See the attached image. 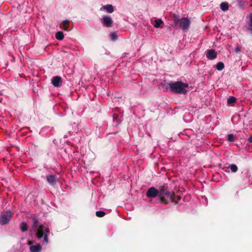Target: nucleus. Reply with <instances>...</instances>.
I'll use <instances>...</instances> for the list:
<instances>
[{
  "label": "nucleus",
  "instance_id": "nucleus-22",
  "mask_svg": "<svg viewBox=\"0 0 252 252\" xmlns=\"http://www.w3.org/2000/svg\"><path fill=\"white\" fill-rule=\"evenodd\" d=\"M235 137L234 135L232 134H229L227 135V140L229 142H234L235 140Z\"/></svg>",
  "mask_w": 252,
  "mask_h": 252
},
{
  "label": "nucleus",
  "instance_id": "nucleus-32",
  "mask_svg": "<svg viewBox=\"0 0 252 252\" xmlns=\"http://www.w3.org/2000/svg\"><path fill=\"white\" fill-rule=\"evenodd\" d=\"M2 95V93L0 92V95Z\"/></svg>",
  "mask_w": 252,
  "mask_h": 252
},
{
  "label": "nucleus",
  "instance_id": "nucleus-1",
  "mask_svg": "<svg viewBox=\"0 0 252 252\" xmlns=\"http://www.w3.org/2000/svg\"><path fill=\"white\" fill-rule=\"evenodd\" d=\"M158 198L160 202L164 204H168V201L165 199V197L169 198L172 202L177 204L175 198V193L173 191H169L167 187L165 186H161L158 188Z\"/></svg>",
  "mask_w": 252,
  "mask_h": 252
},
{
  "label": "nucleus",
  "instance_id": "nucleus-20",
  "mask_svg": "<svg viewBox=\"0 0 252 252\" xmlns=\"http://www.w3.org/2000/svg\"><path fill=\"white\" fill-rule=\"evenodd\" d=\"M229 167L230 168L231 171L232 172H236L238 170L237 166H236V165H235L234 164H230L229 165Z\"/></svg>",
  "mask_w": 252,
  "mask_h": 252
},
{
  "label": "nucleus",
  "instance_id": "nucleus-31",
  "mask_svg": "<svg viewBox=\"0 0 252 252\" xmlns=\"http://www.w3.org/2000/svg\"><path fill=\"white\" fill-rule=\"evenodd\" d=\"M1 101H2V98H0V103L1 102Z\"/></svg>",
  "mask_w": 252,
  "mask_h": 252
},
{
  "label": "nucleus",
  "instance_id": "nucleus-23",
  "mask_svg": "<svg viewBox=\"0 0 252 252\" xmlns=\"http://www.w3.org/2000/svg\"><path fill=\"white\" fill-rule=\"evenodd\" d=\"M181 19L179 18L178 16L174 15L173 17V21L176 25L179 24Z\"/></svg>",
  "mask_w": 252,
  "mask_h": 252
},
{
  "label": "nucleus",
  "instance_id": "nucleus-2",
  "mask_svg": "<svg viewBox=\"0 0 252 252\" xmlns=\"http://www.w3.org/2000/svg\"><path fill=\"white\" fill-rule=\"evenodd\" d=\"M168 86L172 92L180 94H185L189 87L188 84L181 81L171 82L168 83Z\"/></svg>",
  "mask_w": 252,
  "mask_h": 252
},
{
  "label": "nucleus",
  "instance_id": "nucleus-24",
  "mask_svg": "<svg viewBox=\"0 0 252 252\" xmlns=\"http://www.w3.org/2000/svg\"><path fill=\"white\" fill-rule=\"evenodd\" d=\"M111 38L113 40H114V41L116 40L117 39V34L115 33H112L111 34Z\"/></svg>",
  "mask_w": 252,
  "mask_h": 252
},
{
  "label": "nucleus",
  "instance_id": "nucleus-9",
  "mask_svg": "<svg viewBox=\"0 0 252 252\" xmlns=\"http://www.w3.org/2000/svg\"><path fill=\"white\" fill-rule=\"evenodd\" d=\"M113 24L112 19L107 16H104L103 17V24L107 27H110Z\"/></svg>",
  "mask_w": 252,
  "mask_h": 252
},
{
  "label": "nucleus",
  "instance_id": "nucleus-29",
  "mask_svg": "<svg viewBox=\"0 0 252 252\" xmlns=\"http://www.w3.org/2000/svg\"><path fill=\"white\" fill-rule=\"evenodd\" d=\"M63 29L64 30L67 31V26H66L65 27H64Z\"/></svg>",
  "mask_w": 252,
  "mask_h": 252
},
{
  "label": "nucleus",
  "instance_id": "nucleus-25",
  "mask_svg": "<svg viewBox=\"0 0 252 252\" xmlns=\"http://www.w3.org/2000/svg\"><path fill=\"white\" fill-rule=\"evenodd\" d=\"M241 50V47L239 46V45H237V47L235 48V51L236 53H238L239 52H240Z\"/></svg>",
  "mask_w": 252,
  "mask_h": 252
},
{
  "label": "nucleus",
  "instance_id": "nucleus-27",
  "mask_svg": "<svg viewBox=\"0 0 252 252\" xmlns=\"http://www.w3.org/2000/svg\"><path fill=\"white\" fill-rule=\"evenodd\" d=\"M175 200L176 201H177V203L179 201H180L181 199V197L179 195H177V196H176L175 195Z\"/></svg>",
  "mask_w": 252,
  "mask_h": 252
},
{
  "label": "nucleus",
  "instance_id": "nucleus-26",
  "mask_svg": "<svg viewBox=\"0 0 252 252\" xmlns=\"http://www.w3.org/2000/svg\"><path fill=\"white\" fill-rule=\"evenodd\" d=\"M63 26L65 27L66 26H67L68 24L69 21H68L67 20H65L63 21Z\"/></svg>",
  "mask_w": 252,
  "mask_h": 252
},
{
  "label": "nucleus",
  "instance_id": "nucleus-14",
  "mask_svg": "<svg viewBox=\"0 0 252 252\" xmlns=\"http://www.w3.org/2000/svg\"><path fill=\"white\" fill-rule=\"evenodd\" d=\"M220 9L222 11H226L228 9V7H229L228 3L227 2H221L220 4Z\"/></svg>",
  "mask_w": 252,
  "mask_h": 252
},
{
  "label": "nucleus",
  "instance_id": "nucleus-13",
  "mask_svg": "<svg viewBox=\"0 0 252 252\" xmlns=\"http://www.w3.org/2000/svg\"><path fill=\"white\" fill-rule=\"evenodd\" d=\"M31 219L33 220L32 227L33 228H37L38 226V223L39 222L38 219L37 218L36 216H35L34 215H33L32 216Z\"/></svg>",
  "mask_w": 252,
  "mask_h": 252
},
{
  "label": "nucleus",
  "instance_id": "nucleus-12",
  "mask_svg": "<svg viewBox=\"0 0 252 252\" xmlns=\"http://www.w3.org/2000/svg\"><path fill=\"white\" fill-rule=\"evenodd\" d=\"M103 9L109 13H111L114 11V7L111 4H107L103 6Z\"/></svg>",
  "mask_w": 252,
  "mask_h": 252
},
{
  "label": "nucleus",
  "instance_id": "nucleus-5",
  "mask_svg": "<svg viewBox=\"0 0 252 252\" xmlns=\"http://www.w3.org/2000/svg\"><path fill=\"white\" fill-rule=\"evenodd\" d=\"M190 21L188 18H182L180 20L179 26L183 30H188L190 27Z\"/></svg>",
  "mask_w": 252,
  "mask_h": 252
},
{
  "label": "nucleus",
  "instance_id": "nucleus-3",
  "mask_svg": "<svg viewBox=\"0 0 252 252\" xmlns=\"http://www.w3.org/2000/svg\"><path fill=\"white\" fill-rule=\"evenodd\" d=\"M49 232L50 229L48 227L43 224H40L37 229L36 236L38 239H41L43 237V242L47 244L48 243V234Z\"/></svg>",
  "mask_w": 252,
  "mask_h": 252
},
{
  "label": "nucleus",
  "instance_id": "nucleus-4",
  "mask_svg": "<svg viewBox=\"0 0 252 252\" xmlns=\"http://www.w3.org/2000/svg\"><path fill=\"white\" fill-rule=\"evenodd\" d=\"M12 217V214L11 211H8L2 212L0 215V224L5 225L8 223Z\"/></svg>",
  "mask_w": 252,
  "mask_h": 252
},
{
  "label": "nucleus",
  "instance_id": "nucleus-7",
  "mask_svg": "<svg viewBox=\"0 0 252 252\" xmlns=\"http://www.w3.org/2000/svg\"><path fill=\"white\" fill-rule=\"evenodd\" d=\"M206 56L209 60H213L217 58V53L214 49L207 50L206 52Z\"/></svg>",
  "mask_w": 252,
  "mask_h": 252
},
{
  "label": "nucleus",
  "instance_id": "nucleus-8",
  "mask_svg": "<svg viewBox=\"0 0 252 252\" xmlns=\"http://www.w3.org/2000/svg\"><path fill=\"white\" fill-rule=\"evenodd\" d=\"M48 183L52 186H54L58 181L57 176L54 175H49L46 176Z\"/></svg>",
  "mask_w": 252,
  "mask_h": 252
},
{
  "label": "nucleus",
  "instance_id": "nucleus-17",
  "mask_svg": "<svg viewBox=\"0 0 252 252\" xmlns=\"http://www.w3.org/2000/svg\"><path fill=\"white\" fill-rule=\"evenodd\" d=\"M224 68V63L222 62H219L216 65V69L218 70L221 71Z\"/></svg>",
  "mask_w": 252,
  "mask_h": 252
},
{
  "label": "nucleus",
  "instance_id": "nucleus-6",
  "mask_svg": "<svg viewBox=\"0 0 252 252\" xmlns=\"http://www.w3.org/2000/svg\"><path fill=\"white\" fill-rule=\"evenodd\" d=\"M158 189H156L154 187L150 188L146 192V196L148 198H155L157 196H158Z\"/></svg>",
  "mask_w": 252,
  "mask_h": 252
},
{
  "label": "nucleus",
  "instance_id": "nucleus-15",
  "mask_svg": "<svg viewBox=\"0 0 252 252\" xmlns=\"http://www.w3.org/2000/svg\"><path fill=\"white\" fill-rule=\"evenodd\" d=\"M55 37L58 40H61L63 39L64 35L62 32H58L56 33Z\"/></svg>",
  "mask_w": 252,
  "mask_h": 252
},
{
  "label": "nucleus",
  "instance_id": "nucleus-28",
  "mask_svg": "<svg viewBox=\"0 0 252 252\" xmlns=\"http://www.w3.org/2000/svg\"><path fill=\"white\" fill-rule=\"evenodd\" d=\"M248 141L250 143H252V136H250L248 139Z\"/></svg>",
  "mask_w": 252,
  "mask_h": 252
},
{
  "label": "nucleus",
  "instance_id": "nucleus-10",
  "mask_svg": "<svg viewBox=\"0 0 252 252\" xmlns=\"http://www.w3.org/2000/svg\"><path fill=\"white\" fill-rule=\"evenodd\" d=\"M52 83L56 87H59L62 83V78L59 76H54L52 79Z\"/></svg>",
  "mask_w": 252,
  "mask_h": 252
},
{
  "label": "nucleus",
  "instance_id": "nucleus-18",
  "mask_svg": "<svg viewBox=\"0 0 252 252\" xmlns=\"http://www.w3.org/2000/svg\"><path fill=\"white\" fill-rule=\"evenodd\" d=\"M236 98L234 96L229 97L227 99L228 104L233 105V104L236 102Z\"/></svg>",
  "mask_w": 252,
  "mask_h": 252
},
{
  "label": "nucleus",
  "instance_id": "nucleus-11",
  "mask_svg": "<svg viewBox=\"0 0 252 252\" xmlns=\"http://www.w3.org/2000/svg\"><path fill=\"white\" fill-rule=\"evenodd\" d=\"M41 249L42 247L39 244L30 247V251L31 252H40Z\"/></svg>",
  "mask_w": 252,
  "mask_h": 252
},
{
  "label": "nucleus",
  "instance_id": "nucleus-21",
  "mask_svg": "<svg viewBox=\"0 0 252 252\" xmlns=\"http://www.w3.org/2000/svg\"><path fill=\"white\" fill-rule=\"evenodd\" d=\"M95 215L97 217L101 218L104 217L106 215V213L104 211H97L96 212Z\"/></svg>",
  "mask_w": 252,
  "mask_h": 252
},
{
  "label": "nucleus",
  "instance_id": "nucleus-16",
  "mask_svg": "<svg viewBox=\"0 0 252 252\" xmlns=\"http://www.w3.org/2000/svg\"><path fill=\"white\" fill-rule=\"evenodd\" d=\"M20 229L22 232H25L28 230V225L27 223L23 222L20 224Z\"/></svg>",
  "mask_w": 252,
  "mask_h": 252
},
{
  "label": "nucleus",
  "instance_id": "nucleus-30",
  "mask_svg": "<svg viewBox=\"0 0 252 252\" xmlns=\"http://www.w3.org/2000/svg\"><path fill=\"white\" fill-rule=\"evenodd\" d=\"M29 245L32 244V242H31V241L29 242Z\"/></svg>",
  "mask_w": 252,
  "mask_h": 252
},
{
  "label": "nucleus",
  "instance_id": "nucleus-19",
  "mask_svg": "<svg viewBox=\"0 0 252 252\" xmlns=\"http://www.w3.org/2000/svg\"><path fill=\"white\" fill-rule=\"evenodd\" d=\"M163 23V21L160 19H158L155 20V24L154 27L156 28H159L161 24Z\"/></svg>",
  "mask_w": 252,
  "mask_h": 252
}]
</instances>
